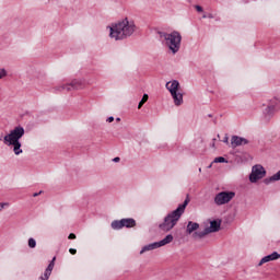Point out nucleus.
Returning <instances> with one entry per match:
<instances>
[{"mask_svg":"<svg viewBox=\"0 0 280 280\" xmlns=\"http://www.w3.org/2000/svg\"><path fill=\"white\" fill-rule=\"evenodd\" d=\"M187 205H189V195H187L186 199L183 203L178 205V207L168 213L162 223L159 224L160 231H163L164 233H170L176 224H178V221L180 220V217L185 213V209H187Z\"/></svg>","mask_w":280,"mask_h":280,"instance_id":"nucleus-2","label":"nucleus"},{"mask_svg":"<svg viewBox=\"0 0 280 280\" xmlns=\"http://www.w3.org/2000/svg\"><path fill=\"white\" fill-rule=\"evenodd\" d=\"M125 220V229H135L137 226V221L132 218H126Z\"/></svg>","mask_w":280,"mask_h":280,"instance_id":"nucleus-17","label":"nucleus"},{"mask_svg":"<svg viewBox=\"0 0 280 280\" xmlns=\"http://www.w3.org/2000/svg\"><path fill=\"white\" fill-rule=\"evenodd\" d=\"M110 228L114 230V231H121V228L119 225V220H114L112 223H110Z\"/></svg>","mask_w":280,"mask_h":280,"instance_id":"nucleus-19","label":"nucleus"},{"mask_svg":"<svg viewBox=\"0 0 280 280\" xmlns=\"http://www.w3.org/2000/svg\"><path fill=\"white\" fill-rule=\"evenodd\" d=\"M118 221H119L120 229L126 228V221H125V219H120V220H118Z\"/></svg>","mask_w":280,"mask_h":280,"instance_id":"nucleus-25","label":"nucleus"},{"mask_svg":"<svg viewBox=\"0 0 280 280\" xmlns=\"http://www.w3.org/2000/svg\"><path fill=\"white\" fill-rule=\"evenodd\" d=\"M120 161H121V159L119 156L113 159L114 163H119Z\"/></svg>","mask_w":280,"mask_h":280,"instance_id":"nucleus-29","label":"nucleus"},{"mask_svg":"<svg viewBox=\"0 0 280 280\" xmlns=\"http://www.w3.org/2000/svg\"><path fill=\"white\" fill-rule=\"evenodd\" d=\"M8 202H0V211H2L4 207H8Z\"/></svg>","mask_w":280,"mask_h":280,"instance_id":"nucleus-27","label":"nucleus"},{"mask_svg":"<svg viewBox=\"0 0 280 280\" xmlns=\"http://www.w3.org/2000/svg\"><path fill=\"white\" fill-rule=\"evenodd\" d=\"M68 240H75V234L70 233L69 236H68Z\"/></svg>","mask_w":280,"mask_h":280,"instance_id":"nucleus-30","label":"nucleus"},{"mask_svg":"<svg viewBox=\"0 0 280 280\" xmlns=\"http://www.w3.org/2000/svg\"><path fill=\"white\" fill-rule=\"evenodd\" d=\"M223 143H229V136H225V137L223 138Z\"/></svg>","mask_w":280,"mask_h":280,"instance_id":"nucleus-32","label":"nucleus"},{"mask_svg":"<svg viewBox=\"0 0 280 280\" xmlns=\"http://www.w3.org/2000/svg\"><path fill=\"white\" fill-rule=\"evenodd\" d=\"M266 177V168L261 164H256L252 167V173L249 174V182L257 183L261 178Z\"/></svg>","mask_w":280,"mask_h":280,"instance_id":"nucleus-8","label":"nucleus"},{"mask_svg":"<svg viewBox=\"0 0 280 280\" xmlns=\"http://www.w3.org/2000/svg\"><path fill=\"white\" fill-rule=\"evenodd\" d=\"M200 229V224L196 223L194 221H189L186 228V233L187 235H191V233H194V231H198Z\"/></svg>","mask_w":280,"mask_h":280,"instance_id":"nucleus-14","label":"nucleus"},{"mask_svg":"<svg viewBox=\"0 0 280 280\" xmlns=\"http://www.w3.org/2000/svg\"><path fill=\"white\" fill-rule=\"evenodd\" d=\"M275 113V105H268L265 109V115H272Z\"/></svg>","mask_w":280,"mask_h":280,"instance_id":"nucleus-20","label":"nucleus"},{"mask_svg":"<svg viewBox=\"0 0 280 280\" xmlns=\"http://www.w3.org/2000/svg\"><path fill=\"white\" fill-rule=\"evenodd\" d=\"M158 34L160 38H164L166 46L173 55H176L178 51H180V43L183 40V36L178 31H173L172 33L159 31Z\"/></svg>","mask_w":280,"mask_h":280,"instance_id":"nucleus-4","label":"nucleus"},{"mask_svg":"<svg viewBox=\"0 0 280 280\" xmlns=\"http://www.w3.org/2000/svg\"><path fill=\"white\" fill-rule=\"evenodd\" d=\"M24 135L25 128H23L22 126H16L13 130H11L8 135L3 137L4 145H8V148L12 145L15 156H19V154H23V149H21L23 148L21 139H23Z\"/></svg>","mask_w":280,"mask_h":280,"instance_id":"nucleus-3","label":"nucleus"},{"mask_svg":"<svg viewBox=\"0 0 280 280\" xmlns=\"http://www.w3.org/2000/svg\"><path fill=\"white\" fill-rule=\"evenodd\" d=\"M109 28V38H115L116 40H126V38H130L135 32H137V24L135 21L128 20V18L118 21Z\"/></svg>","mask_w":280,"mask_h":280,"instance_id":"nucleus-1","label":"nucleus"},{"mask_svg":"<svg viewBox=\"0 0 280 280\" xmlns=\"http://www.w3.org/2000/svg\"><path fill=\"white\" fill-rule=\"evenodd\" d=\"M213 163H229V160H226L224 156H218L213 160Z\"/></svg>","mask_w":280,"mask_h":280,"instance_id":"nucleus-21","label":"nucleus"},{"mask_svg":"<svg viewBox=\"0 0 280 280\" xmlns=\"http://www.w3.org/2000/svg\"><path fill=\"white\" fill-rule=\"evenodd\" d=\"M245 3H248V0H245Z\"/></svg>","mask_w":280,"mask_h":280,"instance_id":"nucleus-38","label":"nucleus"},{"mask_svg":"<svg viewBox=\"0 0 280 280\" xmlns=\"http://www.w3.org/2000/svg\"><path fill=\"white\" fill-rule=\"evenodd\" d=\"M208 117H213V115L209 114Z\"/></svg>","mask_w":280,"mask_h":280,"instance_id":"nucleus-37","label":"nucleus"},{"mask_svg":"<svg viewBox=\"0 0 280 280\" xmlns=\"http://www.w3.org/2000/svg\"><path fill=\"white\" fill-rule=\"evenodd\" d=\"M220 226H222V220L215 219L210 222V226L205 228L203 231L194 232L192 237L194 240H202L205 235H209V233H218L220 231Z\"/></svg>","mask_w":280,"mask_h":280,"instance_id":"nucleus-6","label":"nucleus"},{"mask_svg":"<svg viewBox=\"0 0 280 280\" xmlns=\"http://www.w3.org/2000/svg\"><path fill=\"white\" fill-rule=\"evenodd\" d=\"M79 89H84V81L74 79L70 84L55 88V91H79Z\"/></svg>","mask_w":280,"mask_h":280,"instance_id":"nucleus-9","label":"nucleus"},{"mask_svg":"<svg viewBox=\"0 0 280 280\" xmlns=\"http://www.w3.org/2000/svg\"><path fill=\"white\" fill-rule=\"evenodd\" d=\"M156 248H161V244L159 242L144 245L140 250V255H143V253H148V250H156Z\"/></svg>","mask_w":280,"mask_h":280,"instance_id":"nucleus-13","label":"nucleus"},{"mask_svg":"<svg viewBox=\"0 0 280 280\" xmlns=\"http://www.w3.org/2000/svg\"><path fill=\"white\" fill-rule=\"evenodd\" d=\"M174 242V235L167 234L163 240L159 241L160 247L167 246V244H172Z\"/></svg>","mask_w":280,"mask_h":280,"instance_id":"nucleus-16","label":"nucleus"},{"mask_svg":"<svg viewBox=\"0 0 280 280\" xmlns=\"http://www.w3.org/2000/svg\"><path fill=\"white\" fill-rule=\"evenodd\" d=\"M235 198V191L224 190L218 192L214 197V205L222 207V205H229Z\"/></svg>","mask_w":280,"mask_h":280,"instance_id":"nucleus-7","label":"nucleus"},{"mask_svg":"<svg viewBox=\"0 0 280 280\" xmlns=\"http://www.w3.org/2000/svg\"><path fill=\"white\" fill-rule=\"evenodd\" d=\"M277 180H280V170L273 174L271 177H267L262 180L266 185H270V183H275Z\"/></svg>","mask_w":280,"mask_h":280,"instance_id":"nucleus-15","label":"nucleus"},{"mask_svg":"<svg viewBox=\"0 0 280 280\" xmlns=\"http://www.w3.org/2000/svg\"><path fill=\"white\" fill-rule=\"evenodd\" d=\"M148 100H150V96L148 94H143L141 101L138 104V108L139 109L143 108V104H145V102H148Z\"/></svg>","mask_w":280,"mask_h":280,"instance_id":"nucleus-18","label":"nucleus"},{"mask_svg":"<svg viewBox=\"0 0 280 280\" xmlns=\"http://www.w3.org/2000/svg\"><path fill=\"white\" fill-rule=\"evenodd\" d=\"M199 172H202V168H199Z\"/></svg>","mask_w":280,"mask_h":280,"instance_id":"nucleus-39","label":"nucleus"},{"mask_svg":"<svg viewBox=\"0 0 280 280\" xmlns=\"http://www.w3.org/2000/svg\"><path fill=\"white\" fill-rule=\"evenodd\" d=\"M280 259V254L278 252H273L265 257H262L258 264V266H264V264H268V261H277Z\"/></svg>","mask_w":280,"mask_h":280,"instance_id":"nucleus-11","label":"nucleus"},{"mask_svg":"<svg viewBox=\"0 0 280 280\" xmlns=\"http://www.w3.org/2000/svg\"><path fill=\"white\" fill-rule=\"evenodd\" d=\"M248 139L240 136H232L231 138V147L233 148V150H235V148H240V145H248Z\"/></svg>","mask_w":280,"mask_h":280,"instance_id":"nucleus-10","label":"nucleus"},{"mask_svg":"<svg viewBox=\"0 0 280 280\" xmlns=\"http://www.w3.org/2000/svg\"><path fill=\"white\" fill-rule=\"evenodd\" d=\"M40 194H43V190H40L39 192L33 194V198H36V197L40 196Z\"/></svg>","mask_w":280,"mask_h":280,"instance_id":"nucleus-31","label":"nucleus"},{"mask_svg":"<svg viewBox=\"0 0 280 280\" xmlns=\"http://www.w3.org/2000/svg\"><path fill=\"white\" fill-rule=\"evenodd\" d=\"M208 19H215V15L212 13H208Z\"/></svg>","mask_w":280,"mask_h":280,"instance_id":"nucleus-33","label":"nucleus"},{"mask_svg":"<svg viewBox=\"0 0 280 280\" xmlns=\"http://www.w3.org/2000/svg\"><path fill=\"white\" fill-rule=\"evenodd\" d=\"M36 246V240L33 237L28 238V247L34 248Z\"/></svg>","mask_w":280,"mask_h":280,"instance_id":"nucleus-22","label":"nucleus"},{"mask_svg":"<svg viewBox=\"0 0 280 280\" xmlns=\"http://www.w3.org/2000/svg\"><path fill=\"white\" fill-rule=\"evenodd\" d=\"M106 121H107L108 124H113V121H115V117L109 116V117H107Z\"/></svg>","mask_w":280,"mask_h":280,"instance_id":"nucleus-26","label":"nucleus"},{"mask_svg":"<svg viewBox=\"0 0 280 280\" xmlns=\"http://www.w3.org/2000/svg\"><path fill=\"white\" fill-rule=\"evenodd\" d=\"M116 121H121V118H116Z\"/></svg>","mask_w":280,"mask_h":280,"instance_id":"nucleus-36","label":"nucleus"},{"mask_svg":"<svg viewBox=\"0 0 280 280\" xmlns=\"http://www.w3.org/2000/svg\"><path fill=\"white\" fill-rule=\"evenodd\" d=\"M195 10H196L197 12H205V9H202V7H200V4H196V5H195Z\"/></svg>","mask_w":280,"mask_h":280,"instance_id":"nucleus-24","label":"nucleus"},{"mask_svg":"<svg viewBox=\"0 0 280 280\" xmlns=\"http://www.w3.org/2000/svg\"><path fill=\"white\" fill-rule=\"evenodd\" d=\"M8 75V71L5 69H0V80H3Z\"/></svg>","mask_w":280,"mask_h":280,"instance_id":"nucleus-23","label":"nucleus"},{"mask_svg":"<svg viewBox=\"0 0 280 280\" xmlns=\"http://www.w3.org/2000/svg\"><path fill=\"white\" fill-rule=\"evenodd\" d=\"M215 21H221L220 16L214 15Z\"/></svg>","mask_w":280,"mask_h":280,"instance_id":"nucleus-35","label":"nucleus"},{"mask_svg":"<svg viewBox=\"0 0 280 280\" xmlns=\"http://www.w3.org/2000/svg\"><path fill=\"white\" fill-rule=\"evenodd\" d=\"M202 19H208V13H205V14L202 15Z\"/></svg>","mask_w":280,"mask_h":280,"instance_id":"nucleus-34","label":"nucleus"},{"mask_svg":"<svg viewBox=\"0 0 280 280\" xmlns=\"http://www.w3.org/2000/svg\"><path fill=\"white\" fill-rule=\"evenodd\" d=\"M69 253H70V255H75V254L78 253V249H75V248H70V249H69Z\"/></svg>","mask_w":280,"mask_h":280,"instance_id":"nucleus-28","label":"nucleus"},{"mask_svg":"<svg viewBox=\"0 0 280 280\" xmlns=\"http://www.w3.org/2000/svg\"><path fill=\"white\" fill-rule=\"evenodd\" d=\"M54 266H56V257H54L48 264L47 268L45 269L44 277H40L42 280H49V277H51V272L54 271Z\"/></svg>","mask_w":280,"mask_h":280,"instance_id":"nucleus-12","label":"nucleus"},{"mask_svg":"<svg viewBox=\"0 0 280 280\" xmlns=\"http://www.w3.org/2000/svg\"><path fill=\"white\" fill-rule=\"evenodd\" d=\"M166 89L173 98L175 106H182L183 104V93H180V82L178 80H173L166 82Z\"/></svg>","mask_w":280,"mask_h":280,"instance_id":"nucleus-5","label":"nucleus"}]
</instances>
